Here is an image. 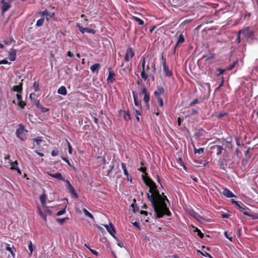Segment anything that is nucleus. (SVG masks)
<instances>
[{
	"label": "nucleus",
	"instance_id": "6",
	"mask_svg": "<svg viewBox=\"0 0 258 258\" xmlns=\"http://www.w3.org/2000/svg\"><path fill=\"white\" fill-rule=\"evenodd\" d=\"M161 59L165 76L168 77H172L173 73L172 71L169 70L168 66L166 64V58L163 55L161 56Z\"/></svg>",
	"mask_w": 258,
	"mask_h": 258
},
{
	"label": "nucleus",
	"instance_id": "62",
	"mask_svg": "<svg viewBox=\"0 0 258 258\" xmlns=\"http://www.w3.org/2000/svg\"><path fill=\"white\" fill-rule=\"evenodd\" d=\"M225 71V70L222 69L221 68H218L217 69V71L219 73V76L222 74Z\"/></svg>",
	"mask_w": 258,
	"mask_h": 258
},
{
	"label": "nucleus",
	"instance_id": "23",
	"mask_svg": "<svg viewBox=\"0 0 258 258\" xmlns=\"http://www.w3.org/2000/svg\"><path fill=\"white\" fill-rule=\"evenodd\" d=\"M184 40L185 39L183 35L182 34H180L177 38L176 45L174 47V50H175L178 45H179V44L183 43L184 42Z\"/></svg>",
	"mask_w": 258,
	"mask_h": 258
},
{
	"label": "nucleus",
	"instance_id": "36",
	"mask_svg": "<svg viewBox=\"0 0 258 258\" xmlns=\"http://www.w3.org/2000/svg\"><path fill=\"white\" fill-rule=\"evenodd\" d=\"M249 30V28L248 27H247L245 30H239V32H238V34H237V37L236 38V41L237 42V43H240V33H243L245 30Z\"/></svg>",
	"mask_w": 258,
	"mask_h": 258
},
{
	"label": "nucleus",
	"instance_id": "13",
	"mask_svg": "<svg viewBox=\"0 0 258 258\" xmlns=\"http://www.w3.org/2000/svg\"><path fill=\"white\" fill-rule=\"evenodd\" d=\"M108 232L112 236L114 237V234L116 232L115 227L112 223H109V225H104Z\"/></svg>",
	"mask_w": 258,
	"mask_h": 258
},
{
	"label": "nucleus",
	"instance_id": "33",
	"mask_svg": "<svg viewBox=\"0 0 258 258\" xmlns=\"http://www.w3.org/2000/svg\"><path fill=\"white\" fill-rule=\"evenodd\" d=\"M28 248L30 251L29 255L31 256L32 254V252L34 249L35 248V246H33L31 241L28 242Z\"/></svg>",
	"mask_w": 258,
	"mask_h": 258
},
{
	"label": "nucleus",
	"instance_id": "57",
	"mask_svg": "<svg viewBox=\"0 0 258 258\" xmlns=\"http://www.w3.org/2000/svg\"><path fill=\"white\" fill-rule=\"evenodd\" d=\"M198 113V111L196 109H192L191 110V112L190 113V115H196V114H197Z\"/></svg>",
	"mask_w": 258,
	"mask_h": 258
},
{
	"label": "nucleus",
	"instance_id": "22",
	"mask_svg": "<svg viewBox=\"0 0 258 258\" xmlns=\"http://www.w3.org/2000/svg\"><path fill=\"white\" fill-rule=\"evenodd\" d=\"M49 175L50 176L55 178L58 180L63 181L65 180L64 177L62 176L60 173L58 172L54 174H50Z\"/></svg>",
	"mask_w": 258,
	"mask_h": 258
},
{
	"label": "nucleus",
	"instance_id": "20",
	"mask_svg": "<svg viewBox=\"0 0 258 258\" xmlns=\"http://www.w3.org/2000/svg\"><path fill=\"white\" fill-rule=\"evenodd\" d=\"M205 131L204 129L200 128L198 130H196L195 136L198 138H200L201 137L204 136V133Z\"/></svg>",
	"mask_w": 258,
	"mask_h": 258
},
{
	"label": "nucleus",
	"instance_id": "14",
	"mask_svg": "<svg viewBox=\"0 0 258 258\" xmlns=\"http://www.w3.org/2000/svg\"><path fill=\"white\" fill-rule=\"evenodd\" d=\"M133 95L134 98V101L135 105L138 107L139 109L140 110L142 109V106L141 104V100H138V94L136 93L134 91L133 92Z\"/></svg>",
	"mask_w": 258,
	"mask_h": 258
},
{
	"label": "nucleus",
	"instance_id": "32",
	"mask_svg": "<svg viewBox=\"0 0 258 258\" xmlns=\"http://www.w3.org/2000/svg\"><path fill=\"white\" fill-rule=\"evenodd\" d=\"M123 113V118L125 120L127 121L131 119V117L128 109L127 110H124Z\"/></svg>",
	"mask_w": 258,
	"mask_h": 258
},
{
	"label": "nucleus",
	"instance_id": "30",
	"mask_svg": "<svg viewBox=\"0 0 258 258\" xmlns=\"http://www.w3.org/2000/svg\"><path fill=\"white\" fill-rule=\"evenodd\" d=\"M131 207L132 208L133 211L134 213H136L137 212H138L139 211V208L138 207L137 204H136V199L133 200V202L131 204Z\"/></svg>",
	"mask_w": 258,
	"mask_h": 258
},
{
	"label": "nucleus",
	"instance_id": "54",
	"mask_svg": "<svg viewBox=\"0 0 258 258\" xmlns=\"http://www.w3.org/2000/svg\"><path fill=\"white\" fill-rule=\"evenodd\" d=\"M198 102H199V100L197 98L195 99L192 102H191L189 103V106H192L194 105L197 104L198 103Z\"/></svg>",
	"mask_w": 258,
	"mask_h": 258
},
{
	"label": "nucleus",
	"instance_id": "64",
	"mask_svg": "<svg viewBox=\"0 0 258 258\" xmlns=\"http://www.w3.org/2000/svg\"><path fill=\"white\" fill-rule=\"evenodd\" d=\"M67 55L70 57H73L74 56V53L70 51L67 52Z\"/></svg>",
	"mask_w": 258,
	"mask_h": 258
},
{
	"label": "nucleus",
	"instance_id": "21",
	"mask_svg": "<svg viewBox=\"0 0 258 258\" xmlns=\"http://www.w3.org/2000/svg\"><path fill=\"white\" fill-rule=\"evenodd\" d=\"M14 91L17 92V94L22 93V84L20 83L19 85L14 86L12 88Z\"/></svg>",
	"mask_w": 258,
	"mask_h": 258
},
{
	"label": "nucleus",
	"instance_id": "12",
	"mask_svg": "<svg viewBox=\"0 0 258 258\" xmlns=\"http://www.w3.org/2000/svg\"><path fill=\"white\" fill-rule=\"evenodd\" d=\"M16 97L18 100V105L22 109L24 108L26 104L22 100V93L17 94Z\"/></svg>",
	"mask_w": 258,
	"mask_h": 258
},
{
	"label": "nucleus",
	"instance_id": "34",
	"mask_svg": "<svg viewBox=\"0 0 258 258\" xmlns=\"http://www.w3.org/2000/svg\"><path fill=\"white\" fill-rule=\"evenodd\" d=\"M132 19L137 22L139 25H143L144 24V21L137 17L133 16Z\"/></svg>",
	"mask_w": 258,
	"mask_h": 258
},
{
	"label": "nucleus",
	"instance_id": "40",
	"mask_svg": "<svg viewBox=\"0 0 258 258\" xmlns=\"http://www.w3.org/2000/svg\"><path fill=\"white\" fill-rule=\"evenodd\" d=\"M33 89L35 92H37L39 90V84L38 81H35L33 83Z\"/></svg>",
	"mask_w": 258,
	"mask_h": 258
},
{
	"label": "nucleus",
	"instance_id": "49",
	"mask_svg": "<svg viewBox=\"0 0 258 258\" xmlns=\"http://www.w3.org/2000/svg\"><path fill=\"white\" fill-rule=\"evenodd\" d=\"M141 93L142 94H143L144 96L145 95V94H146L149 93V92H148L147 90L144 85H143V86L142 88V91Z\"/></svg>",
	"mask_w": 258,
	"mask_h": 258
},
{
	"label": "nucleus",
	"instance_id": "27",
	"mask_svg": "<svg viewBox=\"0 0 258 258\" xmlns=\"http://www.w3.org/2000/svg\"><path fill=\"white\" fill-rule=\"evenodd\" d=\"M57 93L59 94H61L62 95H66L67 94V91L64 86H61L58 89Z\"/></svg>",
	"mask_w": 258,
	"mask_h": 258
},
{
	"label": "nucleus",
	"instance_id": "35",
	"mask_svg": "<svg viewBox=\"0 0 258 258\" xmlns=\"http://www.w3.org/2000/svg\"><path fill=\"white\" fill-rule=\"evenodd\" d=\"M194 232H197V235L201 238H203L205 237L204 234L201 232V231L200 229H199L197 227L195 228Z\"/></svg>",
	"mask_w": 258,
	"mask_h": 258
},
{
	"label": "nucleus",
	"instance_id": "5",
	"mask_svg": "<svg viewBox=\"0 0 258 258\" xmlns=\"http://www.w3.org/2000/svg\"><path fill=\"white\" fill-rule=\"evenodd\" d=\"M6 168H10L11 170H16L19 175L22 174L21 171L18 167V163L17 161L13 162L12 160H9L8 164L5 166Z\"/></svg>",
	"mask_w": 258,
	"mask_h": 258
},
{
	"label": "nucleus",
	"instance_id": "50",
	"mask_svg": "<svg viewBox=\"0 0 258 258\" xmlns=\"http://www.w3.org/2000/svg\"><path fill=\"white\" fill-rule=\"evenodd\" d=\"M138 170L142 172V173H143L144 174H145L144 175H147V173L146 172V168L145 167H140V168L138 169Z\"/></svg>",
	"mask_w": 258,
	"mask_h": 258
},
{
	"label": "nucleus",
	"instance_id": "28",
	"mask_svg": "<svg viewBox=\"0 0 258 258\" xmlns=\"http://www.w3.org/2000/svg\"><path fill=\"white\" fill-rule=\"evenodd\" d=\"M81 18H83V20L81 21V23L80 24V25L87 26L88 24V20L86 18V16L84 14H82L81 15Z\"/></svg>",
	"mask_w": 258,
	"mask_h": 258
},
{
	"label": "nucleus",
	"instance_id": "45",
	"mask_svg": "<svg viewBox=\"0 0 258 258\" xmlns=\"http://www.w3.org/2000/svg\"><path fill=\"white\" fill-rule=\"evenodd\" d=\"M69 219V218L68 217H66V218H62V219H60V218H57L56 219V221L61 225H62L66 221V220H68Z\"/></svg>",
	"mask_w": 258,
	"mask_h": 258
},
{
	"label": "nucleus",
	"instance_id": "11",
	"mask_svg": "<svg viewBox=\"0 0 258 258\" xmlns=\"http://www.w3.org/2000/svg\"><path fill=\"white\" fill-rule=\"evenodd\" d=\"M114 76H115L114 73L111 70V68H109L108 69V77L107 79V81L108 84H112L115 81Z\"/></svg>",
	"mask_w": 258,
	"mask_h": 258
},
{
	"label": "nucleus",
	"instance_id": "58",
	"mask_svg": "<svg viewBox=\"0 0 258 258\" xmlns=\"http://www.w3.org/2000/svg\"><path fill=\"white\" fill-rule=\"evenodd\" d=\"M224 235L230 241H232V237L231 236H230L229 235H228V232H224Z\"/></svg>",
	"mask_w": 258,
	"mask_h": 258
},
{
	"label": "nucleus",
	"instance_id": "19",
	"mask_svg": "<svg viewBox=\"0 0 258 258\" xmlns=\"http://www.w3.org/2000/svg\"><path fill=\"white\" fill-rule=\"evenodd\" d=\"M100 68V64L97 63L91 66L90 67V70L93 73H96V74H97L99 72Z\"/></svg>",
	"mask_w": 258,
	"mask_h": 258
},
{
	"label": "nucleus",
	"instance_id": "63",
	"mask_svg": "<svg viewBox=\"0 0 258 258\" xmlns=\"http://www.w3.org/2000/svg\"><path fill=\"white\" fill-rule=\"evenodd\" d=\"M8 63H11V62H9L6 59L0 60V64Z\"/></svg>",
	"mask_w": 258,
	"mask_h": 258
},
{
	"label": "nucleus",
	"instance_id": "52",
	"mask_svg": "<svg viewBox=\"0 0 258 258\" xmlns=\"http://www.w3.org/2000/svg\"><path fill=\"white\" fill-rule=\"evenodd\" d=\"M134 113L135 116H140L141 115V113L140 111H139V110H138L137 109H134Z\"/></svg>",
	"mask_w": 258,
	"mask_h": 258
},
{
	"label": "nucleus",
	"instance_id": "9",
	"mask_svg": "<svg viewBox=\"0 0 258 258\" xmlns=\"http://www.w3.org/2000/svg\"><path fill=\"white\" fill-rule=\"evenodd\" d=\"M135 55V51L132 47H128L125 52L124 60L125 61H129Z\"/></svg>",
	"mask_w": 258,
	"mask_h": 258
},
{
	"label": "nucleus",
	"instance_id": "53",
	"mask_svg": "<svg viewBox=\"0 0 258 258\" xmlns=\"http://www.w3.org/2000/svg\"><path fill=\"white\" fill-rule=\"evenodd\" d=\"M67 143H68V146L69 153V154H72L73 153L72 147L70 143L69 142H67Z\"/></svg>",
	"mask_w": 258,
	"mask_h": 258
},
{
	"label": "nucleus",
	"instance_id": "43",
	"mask_svg": "<svg viewBox=\"0 0 258 258\" xmlns=\"http://www.w3.org/2000/svg\"><path fill=\"white\" fill-rule=\"evenodd\" d=\"M204 151V148H200L199 149H197L194 147V153L195 154H198L199 155H200V154L203 153Z\"/></svg>",
	"mask_w": 258,
	"mask_h": 258
},
{
	"label": "nucleus",
	"instance_id": "2",
	"mask_svg": "<svg viewBox=\"0 0 258 258\" xmlns=\"http://www.w3.org/2000/svg\"><path fill=\"white\" fill-rule=\"evenodd\" d=\"M141 63L142 66V71L141 72V76L142 78L144 80L146 81L148 77L152 74L156 73V69L155 64L153 63L150 67V63L148 62L146 65V58L145 57L142 56L141 59Z\"/></svg>",
	"mask_w": 258,
	"mask_h": 258
},
{
	"label": "nucleus",
	"instance_id": "25",
	"mask_svg": "<svg viewBox=\"0 0 258 258\" xmlns=\"http://www.w3.org/2000/svg\"><path fill=\"white\" fill-rule=\"evenodd\" d=\"M36 107L39 108L42 113H45L49 111V109L43 107L39 102L36 104Z\"/></svg>",
	"mask_w": 258,
	"mask_h": 258
},
{
	"label": "nucleus",
	"instance_id": "38",
	"mask_svg": "<svg viewBox=\"0 0 258 258\" xmlns=\"http://www.w3.org/2000/svg\"><path fill=\"white\" fill-rule=\"evenodd\" d=\"M121 168L123 169L124 174L126 176H128L129 174L126 168L125 164L124 163H121Z\"/></svg>",
	"mask_w": 258,
	"mask_h": 258
},
{
	"label": "nucleus",
	"instance_id": "44",
	"mask_svg": "<svg viewBox=\"0 0 258 258\" xmlns=\"http://www.w3.org/2000/svg\"><path fill=\"white\" fill-rule=\"evenodd\" d=\"M44 21V17H42L36 22V25L37 27H41L43 24Z\"/></svg>",
	"mask_w": 258,
	"mask_h": 258
},
{
	"label": "nucleus",
	"instance_id": "1",
	"mask_svg": "<svg viewBox=\"0 0 258 258\" xmlns=\"http://www.w3.org/2000/svg\"><path fill=\"white\" fill-rule=\"evenodd\" d=\"M142 179L146 185L150 187L147 194L148 200L151 203L157 218H162L164 215L170 216V211L165 204L161 201L159 192L155 183L147 175H142Z\"/></svg>",
	"mask_w": 258,
	"mask_h": 258
},
{
	"label": "nucleus",
	"instance_id": "24",
	"mask_svg": "<svg viewBox=\"0 0 258 258\" xmlns=\"http://www.w3.org/2000/svg\"><path fill=\"white\" fill-rule=\"evenodd\" d=\"M150 99V93L146 94L144 96L143 100L145 103V105L147 107V109L149 108V101Z\"/></svg>",
	"mask_w": 258,
	"mask_h": 258
},
{
	"label": "nucleus",
	"instance_id": "42",
	"mask_svg": "<svg viewBox=\"0 0 258 258\" xmlns=\"http://www.w3.org/2000/svg\"><path fill=\"white\" fill-rule=\"evenodd\" d=\"M33 142H35L37 145H40V143L42 142V137H38L36 138H34L32 139Z\"/></svg>",
	"mask_w": 258,
	"mask_h": 258
},
{
	"label": "nucleus",
	"instance_id": "4",
	"mask_svg": "<svg viewBox=\"0 0 258 258\" xmlns=\"http://www.w3.org/2000/svg\"><path fill=\"white\" fill-rule=\"evenodd\" d=\"M26 133H27V131L25 129L24 126L22 124H20L19 127L16 130V135L20 140L24 141Z\"/></svg>",
	"mask_w": 258,
	"mask_h": 258
},
{
	"label": "nucleus",
	"instance_id": "46",
	"mask_svg": "<svg viewBox=\"0 0 258 258\" xmlns=\"http://www.w3.org/2000/svg\"><path fill=\"white\" fill-rule=\"evenodd\" d=\"M64 181L66 183V186L68 190L73 188V186L72 185V184H71L69 180H65Z\"/></svg>",
	"mask_w": 258,
	"mask_h": 258
},
{
	"label": "nucleus",
	"instance_id": "48",
	"mask_svg": "<svg viewBox=\"0 0 258 258\" xmlns=\"http://www.w3.org/2000/svg\"><path fill=\"white\" fill-rule=\"evenodd\" d=\"M193 217L198 221H199L201 219H203V218L198 213L194 212Z\"/></svg>",
	"mask_w": 258,
	"mask_h": 258
},
{
	"label": "nucleus",
	"instance_id": "16",
	"mask_svg": "<svg viewBox=\"0 0 258 258\" xmlns=\"http://www.w3.org/2000/svg\"><path fill=\"white\" fill-rule=\"evenodd\" d=\"M39 13L42 17H44V16H46V19L47 21H48V18H47V17L52 18L54 15V13H51L47 10H45L43 11H40Z\"/></svg>",
	"mask_w": 258,
	"mask_h": 258
},
{
	"label": "nucleus",
	"instance_id": "56",
	"mask_svg": "<svg viewBox=\"0 0 258 258\" xmlns=\"http://www.w3.org/2000/svg\"><path fill=\"white\" fill-rule=\"evenodd\" d=\"M238 62V61L236 60V61H235L228 68H227L226 70H231L233 69V68L235 67V64L236 63H237Z\"/></svg>",
	"mask_w": 258,
	"mask_h": 258
},
{
	"label": "nucleus",
	"instance_id": "51",
	"mask_svg": "<svg viewBox=\"0 0 258 258\" xmlns=\"http://www.w3.org/2000/svg\"><path fill=\"white\" fill-rule=\"evenodd\" d=\"M13 41H14L13 38H10L9 40H5L4 41V43L6 45H9V44H11Z\"/></svg>",
	"mask_w": 258,
	"mask_h": 258
},
{
	"label": "nucleus",
	"instance_id": "15",
	"mask_svg": "<svg viewBox=\"0 0 258 258\" xmlns=\"http://www.w3.org/2000/svg\"><path fill=\"white\" fill-rule=\"evenodd\" d=\"M232 202L234 203L236 206H237L240 209L242 210H248L250 211V210L244 204H243L241 202L239 201H236L234 200H231Z\"/></svg>",
	"mask_w": 258,
	"mask_h": 258
},
{
	"label": "nucleus",
	"instance_id": "29",
	"mask_svg": "<svg viewBox=\"0 0 258 258\" xmlns=\"http://www.w3.org/2000/svg\"><path fill=\"white\" fill-rule=\"evenodd\" d=\"M243 214L244 215L250 217L253 220L258 219V214H251L249 213L247 211H245L243 212Z\"/></svg>",
	"mask_w": 258,
	"mask_h": 258
},
{
	"label": "nucleus",
	"instance_id": "39",
	"mask_svg": "<svg viewBox=\"0 0 258 258\" xmlns=\"http://www.w3.org/2000/svg\"><path fill=\"white\" fill-rule=\"evenodd\" d=\"M160 196L161 199V201H162L165 204L166 206L167 207V205L165 203V201L169 202V200H168V198H167V197L164 195V193H162V195L160 194Z\"/></svg>",
	"mask_w": 258,
	"mask_h": 258
},
{
	"label": "nucleus",
	"instance_id": "55",
	"mask_svg": "<svg viewBox=\"0 0 258 258\" xmlns=\"http://www.w3.org/2000/svg\"><path fill=\"white\" fill-rule=\"evenodd\" d=\"M66 213V209H62L59 211H58L57 213H56V215L57 216H60L62 214H64V213Z\"/></svg>",
	"mask_w": 258,
	"mask_h": 258
},
{
	"label": "nucleus",
	"instance_id": "41",
	"mask_svg": "<svg viewBox=\"0 0 258 258\" xmlns=\"http://www.w3.org/2000/svg\"><path fill=\"white\" fill-rule=\"evenodd\" d=\"M38 212L39 215L45 221H46V215L43 213L42 210L40 209L39 207H38Z\"/></svg>",
	"mask_w": 258,
	"mask_h": 258
},
{
	"label": "nucleus",
	"instance_id": "17",
	"mask_svg": "<svg viewBox=\"0 0 258 258\" xmlns=\"http://www.w3.org/2000/svg\"><path fill=\"white\" fill-rule=\"evenodd\" d=\"M16 50L13 48L10 49L9 58L11 61H14L16 58Z\"/></svg>",
	"mask_w": 258,
	"mask_h": 258
},
{
	"label": "nucleus",
	"instance_id": "10",
	"mask_svg": "<svg viewBox=\"0 0 258 258\" xmlns=\"http://www.w3.org/2000/svg\"><path fill=\"white\" fill-rule=\"evenodd\" d=\"M76 27L79 29V31L82 34H84L85 32H87L89 33L94 34L96 32L95 30H94L93 29L83 27L82 26L80 25V23H77Z\"/></svg>",
	"mask_w": 258,
	"mask_h": 258
},
{
	"label": "nucleus",
	"instance_id": "31",
	"mask_svg": "<svg viewBox=\"0 0 258 258\" xmlns=\"http://www.w3.org/2000/svg\"><path fill=\"white\" fill-rule=\"evenodd\" d=\"M68 191L70 193L72 197L77 199L78 198V195L74 187L71 189L68 190Z\"/></svg>",
	"mask_w": 258,
	"mask_h": 258
},
{
	"label": "nucleus",
	"instance_id": "26",
	"mask_svg": "<svg viewBox=\"0 0 258 258\" xmlns=\"http://www.w3.org/2000/svg\"><path fill=\"white\" fill-rule=\"evenodd\" d=\"M46 195L43 193L40 196V201L43 207H46Z\"/></svg>",
	"mask_w": 258,
	"mask_h": 258
},
{
	"label": "nucleus",
	"instance_id": "47",
	"mask_svg": "<svg viewBox=\"0 0 258 258\" xmlns=\"http://www.w3.org/2000/svg\"><path fill=\"white\" fill-rule=\"evenodd\" d=\"M6 249L9 251L13 256L15 255L14 252H13L12 248L10 246L9 244H6Z\"/></svg>",
	"mask_w": 258,
	"mask_h": 258
},
{
	"label": "nucleus",
	"instance_id": "60",
	"mask_svg": "<svg viewBox=\"0 0 258 258\" xmlns=\"http://www.w3.org/2000/svg\"><path fill=\"white\" fill-rule=\"evenodd\" d=\"M51 154L52 156L55 157L58 155V152L57 151L55 150H52Z\"/></svg>",
	"mask_w": 258,
	"mask_h": 258
},
{
	"label": "nucleus",
	"instance_id": "61",
	"mask_svg": "<svg viewBox=\"0 0 258 258\" xmlns=\"http://www.w3.org/2000/svg\"><path fill=\"white\" fill-rule=\"evenodd\" d=\"M62 160L65 161L68 164V165L69 166H71V164L69 160L67 158L62 157Z\"/></svg>",
	"mask_w": 258,
	"mask_h": 258
},
{
	"label": "nucleus",
	"instance_id": "37",
	"mask_svg": "<svg viewBox=\"0 0 258 258\" xmlns=\"http://www.w3.org/2000/svg\"><path fill=\"white\" fill-rule=\"evenodd\" d=\"M83 211L84 213V215L86 216L89 217L90 218H91L92 220L94 219V217L92 215V214L91 213H90L88 211H87L86 209H84Z\"/></svg>",
	"mask_w": 258,
	"mask_h": 258
},
{
	"label": "nucleus",
	"instance_id": "59",
	"mask_svg": "<svg viewBox=\"0 0 258 258\" xmlns=\"http://www.w3.org/2000/svg\"><path fill=\"white\" fill-rule=\"evenodd\" d=\"M133 225L137 229H140L139 223L137 222H135L133 223Z\"/></svg>",
	"mask_w": 258,
	"mask_h": 258
},
{
	"label": "nucleus",
	"instance_id": "7",
	"mask_svg": "<svg viewBox=\"0 0 258 258\" xmlns=\"http://www.w3.org/2000/svg\"><path fill=\"white\" fill-rule=\"evenodd\" d=\"M210 152L212 154H216L217 155H220L224 150L223 147L221 145H214L210 148Z\"/></svg>",
	"mask_w": 258,
	"mask_h": 258
},
{
	"label": "nucleus",
	"instance_id": "18",
	"mask_svg": "<svg viewBox=\"0 0 258 258\" xmlns=\"http://www.w3.org/2000/svg\"><path fill=\"white\" fill-rule=\"evenodd\" d=\"M223 194L227 198L235 197V195L227 188H224L223 191Z\"/></svg>",
	"mask_w": 258,
	"mask_h": 258
},
{
	"label": "nucleus",
	"instance_id": "8",
	"mask_svg": "<svg viewBox=\"0 0 258 258\" xmlns=\"http://www.w3.org/2000/svg\"><path fill=\"white\" fill-rule=\"evenodd\" d=\"M11 2L12 1H9L6 2L5 0L1 1V4H2L1 10L2 15H4V14L12 7Z\"/></svg>",
	"mask_w": 258,
	"mask_h": 258
},
{
	"label": "nucleus",
	"instance_id": "3",
	"mask_svg": "<svg viewBox=\"0 0 258 258\" xmlns=\"http://www.w3.org/2000/svg\"><path fill=\"white\" fill-rule=\"evenodd\" d=\"M164 92V89L161 86H158L157 87V89L154 92V95L157 98L159 105L160 107H162L163 106V99L161 97V95L163 94Z\"/></svg>",
	"mask_w": 258,
	"mask_h": 258
}]
</instances>
